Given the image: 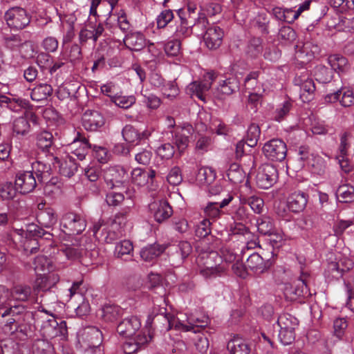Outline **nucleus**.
<instances>
[{"mask_svg":"<svg viewBox=\"0 0 354 354\" xmlns=\"http://www.w3.org/2000/svg\"><path fill=\"white\" fill-rule=\"evenodd\" d=\"M278 179V171L273 165L263 164L258 169L256 183L261 189L271 187Z\"/></svg>","mask_w":354,"mask_h":354,"instance_id":"10","label":"nucleus"},{"mask_svg":"<svg viewBox=\"0 0 354 354\" xmlns=\"http://www.w3.org/2000/svg\"><path fill=\"white\" fill-rule=\"evenodd\" d=\"M239 201L241 205L248 204L254 213L261 214L263 212L264 201L261 198L255 195L247 196L241 192Z\"/></svg>","mask_w":354,"mask_h":354,"instance_id":"38","label":"nucleus"},{"mask_svg":"<svg viewBox=\"0 0 354 354\" xmlns=\"http://www.w3.org/2000/svg\"><path fill=\"white\" fill-rule=\"evenodd\" d=\"M86 223L80 214L73 212L65 214L61 220V230L68 235L81 234L86 228Z\"/></svg>","mask_w":354,"mask_h":354,"instance_id":"7","label":"nucleus"},{"mask_svg":"<svg viewBox=\"0 0 354 354\" xmlns=\"http://www.w3.org/2000/svg\"><path fill=\"white\" fill-rule=\"evenodd\" d=\"M55 160L59 164V173L61 175L71 178L77 170V165L75 161V157L68 156L63 161L60 162L57 158Z\"/></svg>","mask_w":354,"mask_h":354,"instance_id":"39","label":"nucleus"},{"mask_svg":"<svg viewBox=\"0 0 354 354\" xmlns=\"http://www.w3.org/2000/svg\"><path fill=\"white\" fill-rule=\"evenodd\" d=\"M347 263V266H344L342 261H331L328 264L327 272L332 275L333 278L339 279L342 276L343 272L352 268L353 262L348 261Z\"/></svg>","mask_w":354,"mask_h":354,"instance_id":"45","label":"nucleus"},{"mask_svg":"<svg viewBox=\"0 0 354 354\" xmlns=\"http://www.w3.org/2000/svg\"><path fill=\"white\" fill-rule=\"evenodd\" d=\"M51 350V344L46 339H36L34 341L32 346L33 354H48Z\"/></svg>","mask_w":354,"mask_h":354,"instance_id":"59","label":"nucleus"},{"mask_svg":"<svg viewBox=\"0 0 354 354\" xmlns=\"http://www.w3.org/2000/svg\"><path fill=\"white\" fill-rule=\"evenodd\" d=\"M165 250V247L159 244H151L143 248L140 257L145 261H150L159 257Z\"/></svg>","mask_w":354,"mask_h":354,"instance_id":"42","label":"nucleus"},{"mask_svg":"<svg viewBox=\"0 0 354 354\" xmlns=\"http://www.w3.org/2000/svg\"><path fill=\"white\" fill-rule=\"evenodd\" d=\"M224 32L222 28L215 24L208 27L205 34L203 39L206 46L210 50L218 48L223 42Z\"/></svg>","mask_w":354,"mask_h":354,"instance_id":"19","label":"nucleus"},{"mask_svg":"<svg viewBox=\"0 0 354 354\" xmlns=\"http://www.w3.org/2000/svg\"><path fill=\"white\" fill-rule=\"evenodd\" d=\"M296 37V32L291 27L285 26L279 29L278 33V39L284 42L290 43L295 41Z\"/></svg>","mask_w":354,"mask_h":354,"instance_id":"64","label":"nucleus"},{"mask_svg":"<svg viewBox=\"0 0 354 354\" xmlns=\"http://www.w3.org/2000/svg\"><path fill=\"white\" fill-rule=\"evenodd\" d=\"M200 268V274L207 279H214L221 276L224 272V268L218 263L206 265Z\"/></svg>","mask_w":354,"mask_h":354,"instance_id":"51","label":"nucleus"},{"mask_svg":"<svg viewBox=\"0 0 354 354\" xmlns=\"http://www.w3.org/2000/svg\"><path fill=\"white\" fill-rule=\"evenodd\" d=\"M260 75V71H254L249 73L244 80V87L248 92H260L264 91L262 85L258 81V77Z\"/></svg>","mask_w":354,"mask_h":354,"instance_id":"44","label":"nucleus"},{"mask_svg":"<svg viewBox=\"0 0 354 354\" xmlns=\"http://www.w3.org/2000/svg\"><path fill=\"white\" fill-rule=\"evenodd\" d=\"M271 264L270 260L265 261L257 252H253L247 259L245 266L254 273L261 274L266 271Z\"/></svg>","mask_w":354,"mask_h":354,"instance_id":"29","label":"nucleus"},{"mask_svg":"<svg viewBox=\"0 0 354 354\" xmlns=\"http://www.w3.org/2000/svg\"><path fill=\"white\" fill-rule=\"evenodd\" d=\"M277 324L281 328L295 330L299 325V321L293 315L289 313H283L278 317Z\"/></svg>","mask_w":354,"mask_h":354,"instance_id":"54","label":"nucleus"},{"mask_svg":"<svg viewBox=\"0 0 354 354\" xmlns=\"http://www.w3.org/2000/svg\"><path fill=\"white\" fill-rule=\"evenodd\" d=\"M262 150L265 156L271 161L281 162L285 160L287 155L286 144L278 138L266 142Z\"/></svg>","mask_w":354,"mask_h":354,"instance_id":"9","label":"nucleus"},{"mask_svg":"<svg viewBox=\"0 0 354 354\" xmlns=\"http://www.w3.org/2000/svg\"><path fill=\"white\" fill-rule=\"evenodd\" d=\"M141 326L140 319L136 316L124 319L117 326L118 333L124 337H131Z\"/></svg>","mask_w":354,"mask_h":354,"instance_id":"22","label":"nucleus"},{"mask_svg":"<svg viewBox=\"0 0 354 354\" xmlns=\"http://www.w3.org/2000/svg\"><path fill=\"white\" fill-rule=\"evenodd\" d=\"M32 313L28 310L26 306L21 303H17L13 300L7 301L0 307V317L4 320L6 326L13 324L21 325L29 322L32 317Z\"/></svg>","mask_w":354,"mask_h":354,"instance_id":"1","label":"nucleus"},{"mask_svg":"<svg viewBox=\"0 0 354 354\" xmlns=\"http://www.w3.org/2000/svg\"><path fill=\"white\" fill-rule=\"evenodd\" d=\"M3 46L12 52H17L23 58L32 57L34 45L30 40H24L19 34H12L3 37Z\"/></svg>","mask_w":354,"mask_h":354,"instance_id":"4","label":"nucleus"},{"mask_svg":"<svg viewBox=\"0 0 354 354\" xmlns=\"http://www.w3.org/2000/svg\"><path fill=\"white\" fill-rule=\"evenodd\" d=\"M257 225L258 232L264 236L272 235L276 230L274 220L268 216H263L258 218Z\"/></svg>","mask_w":354,"mask_h":354,"instance_id":"46","label":"nucleus"},{"mask_svg":"<svg viewBox=\"0 0 354 354\" xmlns=\"http://www.w3.org/2000/svg\"><path fill=\"white\" fill-rule=\"evenodd\" d=\"M130 214L131 208L129 207L121 209L114 216L113 225L119 226L120 229L123 228L128 221Z\"/></svg>","mask_w":354,"mask_h":354,"instance_id":"62","label":"nucleus"},{"mask_svg":"<svg viewBox=\"0 0 354 354\" xmlns=\"http://www.w3.org/2000/svg\"><path fill=\"white\" fill-rule=\"evenodd\" d=\"M36 64L42 71L49 70L53 64V57L48 53L41 52L36 57Z\"/></svg>","mask_w":354,"mask_h":354,"instance_id":"63","label":"nucleus"},{"mask_svg":"<svg viewBox=\"0 0 354 354\" xmlns=\"http://www.w3.org/2000/svg\"><path fill=\"white\" fill-rule=\"evenodd\" d=\"M32 169L31 171L35 174L39 183H44L50 178L51 167L49 164L35 161L32 163Z\"/></svg>","mask_w":354,"mask_h":354,"instance_id":"41","label":"nucleus"},{"mask_svg":"<svg viewBox=\"0 0 354 354\" xmlns=\"http://www.w3.org/2000/svg\"><path fill=\"white\" fill-rule=\"evenodd\" d=\"M178 16L180 19V24L177 26L175 31V37L176 39L185 38L190 36L193 33L192 22L186 17L184 10H179L178 11Z\"/></svg>","mask_w":354,"mask_h":354,"instance_id":"33","label":"nucleus"},{"mask_svg":"<svg viewBox=\"0 0 354 354\" xmlns=\"http://www.w3.org/2000/svg\"><path fill=\"white\" fill-rule=\"evenodd\" d=\"M227 176L234 184L241 183L245 178V173L237 163L230 164L227 171Z\"/></svg>","mask_w":354,"mask_h":354,"instance_id":"53","label":"nucleus"},{"mask_svg":"<svg viewBox=\"0 0 354 354\" xmlns=\"http://www.w3.org/2000/svg\"><path fill=\"white\" fill-rule=\"evenodd\" d=\"M103 178L108 189H121L125 187L128 179V173L123 167L116 165L106 168L104 171Z\"/></svg>","mask_w":354,"mask_h":354,"instance_id":"5","label":"nucleus"},{"mask_svg":"<svg viewBox=\"0 0 354 354\" xmlns=\"http://www.w3.org/2000/svg\"><path fill=\"white\" fill-rule=\"evenodd\" d=\"M105 123L104 116L97 111L87 110L82 118V124L88 131H97Z\"/></svg>","mask_w":354,"mask_h":354,"instance_id":"18","label":"nucleus"},{"mask_svg":"<svg viewBox=\"0 0 354 354\" xmlns=\"http://www.w3.org/2000/svg\"><path fill=\"white\" fill-rule=\"evenodd\" d=\"M32 292L30 286L27 285H17L12 287L10 292V300L17 303L27 301Z\"/></svg>","mask_w":354,"mask_h":354,"instance_id":"36","label":"nucleus"},{"mask_svg":"<svg viewBox=\"0 0 354 354\" xmlns=\"http://www.w3.org/2000/svg\"><path fill=\"white\" fill-rule=\"evenodd\" d=\"M216 177L215 171L212 167H204L198 169L197 180L203 184L210 185Z\"/></svg>","mask_w":354,"mask_h":354,"instance_id":"55","label":"nucleus"},{"mask_svg":"<svg viewBox=\"0 0 354 354\" xmlns=\"http://www.w3.org/2000/svg\"><path fill=\"white\" fill-rule=\"evenodd\" d=\"M211 88V82L194 81L190 83L186 88V92L191 97H196L202 101H205V93Z\"/></svg>","mask_w":354,"mask_h":354,"instance_id":"31","label":"nucleus"},{"mask_svg":"<svg viewBox=\"0 0 354 354\" xmlns=\"http://www.w3.org/2000/svg\"><path fill=\"white\" fill-rule=\"evenodd\" d=\"M122 313V309L116 305H105L102 309V317L104 322H113Z\"/></svg>","mask_w":354,"mask_h":354,"instance_id":"48","label":"nucleus"},{"mask_svg":"<svg viewBox=\"0 0 354 354\" xmlns=\"http://www.w3.org/2000/svg\"><path fill=\"white\" fill-rule=\"evenodd\" d=\"M261 135V129L257 124L252 123L248 127L245 140L250 147H254L258 142Z\"/></svg>","mask_w":354,"mask_h":354,"instance_id":"52","label":"nucleus"},{"mask_svg":"<svg viewBox=\"0 0 354 354\" xmlns=\"http://www.w3.org/2000/svg\"><path fill=\"white\" fill-rule=\"evenodd\" d=\"M308 196L304 192L295 191L288 198V207L295 213L302 212L306 206Z\"/></svg>","mask_w":354,"mask_h":354,"instance_id":"28","label":"nucleus"},{"mask_svg":"<svg viewBox=\"0 0 354 354\" xmlns=\"http://www.w3.org/2000/svg\"><path fill=\"white\" fill-rule=\"evenodd\" d=\"M4 17L8 26L15 30L24 29L30 22V16L26 10L19 7L10 8Z\"/></svg>","mask_w":354,"mask_h":354,"instance_id":"8","label":"nucleus"},{"mask_svg":"<svg viewBox=\"0 0 354 354\" xmlns=\"http://www.w3.org/2000/svg\"><path fill=\"white\" fill-rule=\"evenodd\" d=\"M53 89L50 84L40 83L37 84L31 91V99L36 102L46 100L53 93Z\"/></svg>","mask_w":354,"mask_h":354,"instance_id":"40","label":"nucleus"},{"mask_svg":"<svg viewBox=\"0 0 354 354\" xmlns=\"http://www.w3.org/2000/svg\"><path fill=\"white\" fill-rule=\"evenodd\" d=\"M125 46L131 50L138 51L146 46V39L140 31H130L123 38Z\"/></svg>","mask_w":354,"mask_h":354,"instance_id":"26","label":"nucleus"},{"mask_svg":"<svg viewBox=\"0 0 354 354\" xmlns=\"http://www.w3.org/2000/svg\"><path fill=\"white\" fill-rule=\"evenodd\" d=\"M30 122L33 123L37 122L36 115L32 113L16 118L13 122V132L18 136H24L27 135L31 129Z\"/></svg>","mask_w":354,"mask_h":354,"instance_id":"25","label":"nucleus"},{"mask_svg":"<svg viewBox=\"0 0 354 354\" xmlns=\"http://www.w3.org/2000/svg\"><path fill=\"white\" fill-rule=\"evenodd\" d=\"M194 129L191 124H185L183 126L176 127L171 131L179 152L183 153L188 147L189 142V136L193 133Z\"/></svg>","mask_w":354,"mask_h":354,"instance_id":"17","label":"nucleus"},{"mask_svg":"<svg viewBox=\"0 0 354 354\" xmlns=\"http://www.w3.org/2000/svg\"><path fill=\"white\" fill-rule=\"evenodd\" d=\"M44 333L49 338L61 336L66 337L68 333L66 322L61 321L59 323L52 317L44 325Z\"/></svg>","mask_w":354,"mask_h":354,"instance_id":"24","label":"nucleus"},{"mask_svg":"<svg viewBox=\"0 0 354 354\" xmlns=\"http://www.w3.org/2000/svg\"><path fill=\"white\" fill-rule=\"evenodd\" d=\"M193 31L198 35H203L208 28L209 22L205 13L199 12L198 17L192 23Z\"/></svg>","mask_w":354,"mask_h":354,"instance_id":"56","label":"nucleus"},{"mask_svg":"<svg viewBox=\"0 0 354 354\" xmlns=\"http://www.w3.org/2000/svg\"><path fill=\"white\" fill-rule=\"evenodd\" d=\"M122 135L127 143L134 146L138 145L142 140L148 138L151 133L148 130L140 132L132 125L127 124L122 129Z\"/></svg>","mask_w":354,"mask_h":354,"instance_id":"23","label":"nucleus"},{"mask_svg":"<svg viewBox=\"0 0 354 354\" xmlns=\"http://www.w3.org/2000/svg\"><path fill=\"white\" fill-rule=\"evenodd\" d=\"M53 136L51 132L41 130L36 133V145L42 151L48 150L53 143Z\"/></svg>","mask_w":354,"mask_h":354,"instance_id":"47","label":"nucleus"},{"mask_svg":"<svg viewBox=\"0 0 354 354\" xmlns=\"http://www.w3.org/2000/svg\"><path fill=\"white\" fill-rule=\"evenodd\" d=\"M263 51L262 41L260 38L254 37L251 39L246 47L245 54L248 58L257 59Z\"/></svg>","mask_w":354,"mask_h":354,"instance_id":"50","label":"nucleus"},{"mask_svg":"<svg viewBox=\"0 0 354 354\" xmlns=\"http://www.w3.org/2000/svg\"><path fill=\"white\" fill-rule=\"evenodd\" d=\"M165 170V166L158 167V170L151 168L148 170L136 168L131 172V177L133 182L140 186L147 184H151V186H153L154 178L156 176L163 178L164 171Z\"/></svg>","mask_w":354,"mask_h":354,"instance_id":"11","label":"nucleus"},{"mask_svg":"<svg viewBox=\"0 0 354 354\" xmlns=\"http://www.w3.org/2000/svg\"><path fill=\"white\" fill-rule=\"evenodd\" d=\"M232 195L229 194L227 198L222 200L221 202H207V204L202 207V210L205 216V219H209L210 221H216L220 218L223 214L224 212L223 208L227 206L233 200Z\"/></svg>","mask_w":354,"mask_h":354,"instance_id":"14","label":"nucleus"},{"mask_svg":"<svg viewBox=\"0 0 354 354\" xmlns=\"http://www.w3.org/2000/svg\"><path fill=\"white\" fill-rule=\"evenodd\" d=\"M294 84L299 87V96L304 102H308L313 99L315 85L313 79L309 78L306 73L296 76L294 79Z\"/></svg>","mask_w":354,"mask_h":354,"instance_id":"12","label":"nucleus"},{"mask_svg":"<svg viewBox=\"0 0 354 354\" xmlns=\"http://www.w3.org/2000/svg\"><path fill=\"white\" fill-rule=\"evenodd\" d=\"M292 108V102L288 100L284 101L276 108L273 113V119L277 122L283 120L288 115Z\"/></svg>","mask_w":354,"mask_h":354,"instance_id":"57","label":"nucleus"},{"mask_svg":"<svg viewBox=\"0 0 354 354\" xmlns=\"http://www.w3.org/2000/svg\"><path fill=\"white\" fill-rule=\"evenodd\" d=\"M92 147L85 136L77 132L73 142L71 144L72 154L78 160H82L86 158L89 149Z\"/></svg>","mask_w":354,"mask_h":354,"instance_id":"20","label":"nucleus"},{"mask_svg":"<svg viewBox=\"0 0 354 354\" xmlns=\"http://www.w3.org/2000/svg\"><path fill=\"white\" fill-rule=\"evenodd\" d=\"M221 257L218 252L212 250L202 249L196 258V263L198 267L211 266V264L218 263Z\"/></svg>","mask_w":354,"mask_h":354,"instance_id":"34","label":"nucleus"},{"mask_svg":"<svg viewBox=\"0 0 354 354\" xmlns=\"http://www.w3.org/2000/svg\"><path fill=\"white\" fill-rule=\"evenodd\" d=\"M177 322L173 315L167 313L166 308L154 306L148 315L145 328L151 329L153 333L156 330L167 332L175 328Z\"/></svg>","mask_w":354,"mask_h":354,"instance_id":"2","label":"nucleus"},{"mask_svg":"<svg viewBox=\"0 0 354 354\" xmlns=\"http://www.w3.org/2000/svg\"><path fill=\"white\" fill-rule=\"evenodd\" d=\"M149 209L155 221L161 223L168 219L173 213L171 207L165 200L154 201L149 204Z\"/></svg>","mask_w":354,"mask_h":354,"instance_id":"16","label":"nucleus"},{"mask_svg":"<svg viewBox=\"0 0 354 354\" xmlns=\"http://www.w3.org/2000/svg\"><path fill=\"white\" fill-rule=\"evenodd\" d=\"M339 202L348 203L354 202V186L350 184L340 185L335 192Z\"/></svg>","mask_w":354,"mask_h":354,"instance_id":"43","label":"nucleus"},{"mask_svg":"<svg viewBox=\"0 0 354 354\" xmlns=\"http://www.w3.org/2000/svg\"><path fill=\"white\" fill-rule=\"evenodd\" d=\"M133 246L129 240H122L117 243L114 250V255L117 258L124 259L126 256L133 257Z\"/></svg>","mask_w":354,"mask_h":354,"instance_id":"49","label":"nucleus"},{"mask_svg":"<svg viewBox=\"0 0 354 354\" xmlns=\"http://www.w3.org/2000/svg\"><path fill=\"white\" fill-rule=\"evenodd\" d=\"M59 281V276L55 272L48 273L47 275L44 274H38L35 279L33 286L36 291H46L54 287Z\"/></svg>","mask_w":354,"mask_h":354,"instance_id":"27","label":"nucleus"},{"mask_svg":"<svg viewBox=\"0 0 354 354\" xmlns=\"http://www.w3.org/2000/svg\"><path fill=\"white\" fill-rule=\"evenodd\" d=\"M181 43L180 39H174L165 44L164 50L168 57H175L180 54Z\"/></svg>","mask_w":354,"mask_h":354,"instance_id":"60","label":"nucleus"},{"mask_svg":"<svg viewBox=\"0 0 354 354\" xmlns=\"http://www.w3.org/2000/svg\"><path fill=\"white\" fill-rule=\"evenodd\" d=\"M15 186L21 194H28L32 192L37 186L35 176L32 171H20L17 173Z\"/></svg>","mask_w":354,"mask_h":354,"instance_id":"15","label":"nucleus"},{"mask_svg":"<svg viewBox=\"0 0 354 354\" xmlns=\"http://www.w3.org/2000/svg\"><path fill=\"white\" fill-rule=\"evenodd\" d=\"M59 251L64 254L68 259L75 260L82 256L83 250L75 245H65L63 246Z\"/></svg>","mask_w":354,"mask_h":354,"instance_id":"61","label":"nucleus"},{"mask_svg":"<svg viewBox=\"0 0 354 354\" xmlns=\"http://www.w3.org/2000/svg\"><path fill=\"white\" fill-rule=\"evenodd\" d=\"M328 62L331 68L340 75L344 74L350 69L348 59L338 54L331 55L328 58Z\"/></svg>","mask_w":354,"mask_h":354,"instance_id":"37","label":"nucleus"},{"mask_svg":"<svg viewBox=\"0 0 354 354\" xmlns=\"http://www.w3.org/2000/svg\"><path fill=\"white\" fill-rule=\"evenodd\" d=\"M102 340L101 331L96 327L88 326L84 328L79 335L78 341L85 349L99 346Z\"/></svg>","mask_w":354,"mask_h":354,"instance_id":"13","label":"nucleus"},{"mask_svg":"<svg viewBox=\"0 0 354 354\" xmlns=\"http://www.w3.org/2000/svg\"><path fill=\"white\" fill-rule=\"evenodd\" d=\"M230 354H250V345L247 342L238 336L230 339L227 345Z\"/></svg>","mask_w":354,"mask_h":354,"instance_id":"32","label":"nucleus"},{"mask_svg":"<svg viewBox=\"0 0 354 354\" xmlns=\"http://www.w3.org/2000/svg\"><path fill=\"white\" fill-rule=\"evenodd\" d=\"M209 319L207 317H203L201 319L194 315H190L187 318L186 322L178 319V322L175 325V328L183 331H193L194 333H199L200 328L206 326L208 324Z\"/></svg>","mask_w":354,"mask_h":354,"instance_id":"21","label":"nucleus"},{"mask_svg":"<svg viewBox=\"0 0 354 354\" xmlns=\"http://www.w3.org/2000/svg\"><path fill=\"white\" fill-rule=\"evenodd\" d=\"M217 92L221 96L230 95L239 89V81L235 76H230L218 82Z\"/></svg>","mask_w":354,"mask_h":354,"instance_id":"30","label":"nucleus"},{"mask_svg":"<svg viewBox=\"0 0 354 354\" xmlns=\"http://www.w3.org/2000/svg\"><path fill=\"white\" fill-rule=\"evenodd\" d=\"M191 243L187 241H180L171 245L168 250V261L173 267H179L192 253Z\"/></svg>","mask_w":354,"mask_h":354,"instance_id":"6","label":"nucleus"},{"mask_svg":"<svg viewBox=\"0 0 354 354\" xmlns=\"http://www.w3.org/2000/svg\"><path fill=\"white\" fill-rule=\"evenodd\" d=\"M36 217L38 223L46 228L53 226L57 221L55 211L51 207H47L46 210L37 211Z\"/></svg>","mask_w":354,"mask_h":354,"instance_id":"35","label":"nucleus"},{"mask_svg":"<svg viewBox=\"0 0 354 354\" xmlns=\"http://www.w3.org/2000/svg\"><path fill=\"white\" fill-rule=\"evenodd\" d=\"M299 160L305 162L307 169L314 176L325 175L328 165L326 160L317 153L311 152L308 146L303 145L298 149Z\"/></svg>","mask_w":354,"mask_h":354,"instance_id":"3","label":"nucleus"},{"mask_svg":"<svg viewBox=\"0 0 354 354\" xmlns=\"http://www.w3.org/2000/svg\"><path fill=\"white\" fill-rule=\"evenodd\" d=\"M124 196L122 192L110 189L106 194V203L109 206L116 207L123 202Z\"/></svg>","mask_w":354,"mask_h":354,"instance_id":"58","label":"nucleus"}]
</instances>
